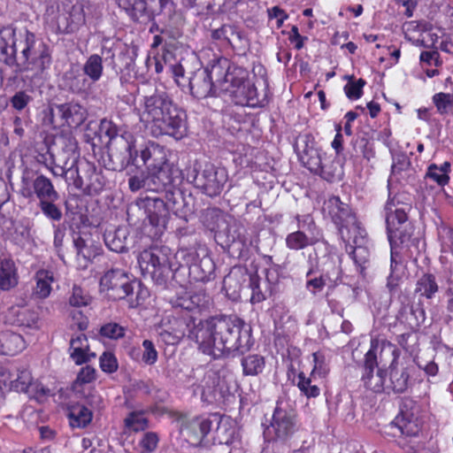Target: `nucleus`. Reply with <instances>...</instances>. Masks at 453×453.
<instances>
[{
  "label": "nucleus",
  "mask_w": 453,
  "mask_h": 453,
  "mask_svg": "<svg viewBox=\"0 0 453 453\" xmlns=\"http://www.w3.org/2000/svg\"><path fill=\"white\" fill-rule=\"evenodd\" d=\"M73 185L78 189H82L86 195H98L104 188V183L102 175L96 172L94 165H88L85 171V180L80 176L77 169V175L74 178Z\"/></svg>",
  "instance_id": "obj_29"
},
{
  "label": "nucleus",
  "mask_w": 453,
  "mask_h": 453,
  "mask_svg": "<svg viewBox=\"0 0 453 453\" xmlns=\"http://www.w3.org/2000/svg\"><path fill=\"white\" fill-rule=\"evenodd\" d=\"M126 328L116 322H110L103 325L99 329L101 336L111 340H118L124 337Z\"/></svg>",
  "instance_id": "obj_51"
},
{
  "label": "nucleus",
  "mask_w": 453,
  "mask_h": 453,
  "mask_svg": "<svg viewBox=\"0 0 453 453\" xmlns=\"http://www.w3.org/2000/svg\"><path fill=\"white\" fill-rule=\"evenodd\" d=\"M25 349V341L19 334L0 332V354L14 356Z\"/></svg>",
  "instance_id": "obj_34"
},
{
  "label": "nucleus",
  "mask_w": 453,
  "mask_h": 453,
  "mask_svg": "<svg viewBox=\"0 0 453 453\" xmlns=\"http://www.w3.org/2000/svg\"><path fill=\"white\" fill-rule=\"evenodd\" d=\"M216 427V432L220 443L229 444L232 442L234 430L227 432L226 424L220 423L218 414H211L208 417H196L191 419L186 426L188 440L193 444H201L205 436Z\"/></svg>",
  "instance_id": "obj_12"
},
{
  "label": "nucleus",
  "mask_w": 453,
  "mask_h": 453,
  "mask_svg": "<svg viewBox=\"0 0 453 453\" xmlns=\"http://www.w3.org/2000/svg\"><path fill=\"white\" fill-rule=\"evenodd\" d=\"M33 188L39 203L45 200L59 199L60 197L52 181L42 174L37 175L33 180Z\"/></svg>",
  "instance_id": "obj_39"
},
{
  "label": "nucleus",
  "mask_w": 453,
  "mask_h": 453,
  "mask_svg": "<svg viewBox=\"0 0 453 453\" xmlns=\"http://www.w3.org/2000/svg\"><path fill=\"white\" fill-rule=\"evenodd\" d=\"M359 235L357 236V238ZM363 238V235H360ZM350 242H347L346 250L349 253L355 264L357 265L360 273L364 274L366 269V264L369 263V250L361 244L355 243L356 246H352ZM358 242V241L357 242Z\"/></svg>",
  "instance_id": "obj_44"
},
{
  "label": "nucleus",
  "mask_w": 453,
  "mask_h": 453,
  "mask_svg": "<svg viewBox=\"0 0 453 453\" xmlns=\"http://www.w3.org/2000/svg\"><path fill=\"white\" fill-rule=\"evenodd\" d=\"M28 30L19 31V34L12 27H4L0 29V59L9 66H14L18 73L19 63L12 62L13 58L18 60L21 54L19 43L27 39Z\"/></svg>",
  "instance_id": "obj_21"
},
{
  "label": "nucleus",
  "mask_w": 453,
  "mask_h": 453,
  "mask_svg": "<svg viewBox=\"0 0 453 453\" xmlns=\"http://www.w3.org/2000/svg\"><path fill=\"white\" fill-rule=\"evenodd\" d=\"M296 411L287 402L279 401L271 423L264 429V438L268 442L288 441L297 430Z\"/></svg>",
  "instance_id": "obj_10"
},
{
  "label": "nucleus",
  "mask_w": 453,
  "mask_h": 453,
  "mask_svg": "<svg viewBox=\"0 0 453 453\" xmlns=\"http://www.w3.org/2000/svg\"><path fill=\"white\" fill-rule=\"evenodd\" d=\"M322 210L337 226L344 242L357 243V236L361 235L364 230L349 204L342 203L338 196H331L325 201Z\"/></svg>",
  "instance_id": "obj_9"
},
{
  "label": "nucleus",
  "mask_w": 453,
  "mask_h": 453,
  "mask_svg": "<svg viewBox=\"0 0 453 453\" xmlns=\"http://www.w3.org/2000/svg\"><path fill=\"white\" fill-rule=\"evenodd\" d=\"M393 423L400 433L406 436H415L419 430L415 421L411 420L410 418H406L404 415L401 417L397 416Z\"/></svg>",
  "instance_id": "obj_49"
},
{
  "label": "nucleus",
  "mask_w": 453,
  "mask_h": 453,
  "mask_svg": "<svg viewBox=\"0 0 453 453\" xmlns=\"http://www.w3.org/2000/svg\"><path fill=\"white\" fill-rule=\"evenodd\" d=\"M117 4L134 21L144 24L151 22L150 32H165L155 22V17L166 8L170 0H117Z\"/></svg>",
  "instance_id": "obj_11"
},
{
  "label": "nucleus",
  "mask_w": 453,
  "mask_h": 453,
  "mask_svg": "<svg viewBox=\"0 0 453 453\" xmlns=\"http://www.w3.org/2000/svg\"><path fill=\"white\" fill-rule=\"evenodd\" d=\"M151 226L165 228L168 216L169 207L165 199L160 196H146L141 200Z\"/></svg>",
  "instance_id": "obj_24"
},
{
  "label": "nucleus",
  "mask_w": 453,
  "mask_h": 453,
  "mask_svg": "<svg viewBox=\"0 0 453 453\" xmlns=\"http://www.w3.org/2000/svg\"><path fill=\"white\" fill-rule=\"evenodd\" d=\"M192 176L194 186L208 196H219L227 181L225 169L218 168L211 164H206L201 170H194Z\"/></svg>",
  "instance_id": "obj_17"
},
{
  "label": "nucleus",
  "mask_w": 453,
  "mask_h": 453,
  "mask_svg": "<svg viewBox=\"0 0 453 453\" xmlns=\"http://www.w3.org/2000/svg\"><path fill=\"white\" fill-rule=\"evenodd\" d=\"M349 80L348 83L344 86V92L349 99H358L363 95V88L365 85V81L363 79L354 80L353 76H346Z\"/></svg>",
  "instance_id": "obj_50"
},
{
  "label": "nucleus",
  "mask_w": 453,
  "mask_h": 453,
  "mask_svg": "<svg viewBox=\"0 0 453 453\" xmlns=\"http://www.w3.org/2000/svg\"><path fill=\"white\" fill-rule=\"evenodd\" d=\"M179 185H173V187H167V188L162 190L165 193V203L169 207V211L179 203V199L182 198V193L178 188Z\"/></svg>",
  "instance_id": "obj_58"
},
{
  "label": "nucleus",
  "mask_w": 453,
  "mask_h": 453,
  "mask_svg": "<svg viewBox=\"0 0 453 453\" xmlns=\"http://www.w3.org/2000/svg\"><path fill=\"white\" fill-rule=\"evenodd\" d=\"M399 317L401 319H404L411 329H418L426 320V311L421 301L419 300L418 303L411 304L410 307L403 306L399 312Z\"/></svg>",
  "instance_id": "obj_36"
},
{
  "label": "nucleus",
  "mask_w": 453,
  "mask_h": 453,
  "mask_svg": "<svg viewBox=\"0 0 453 453\" xmlns=\"http://www.w3.org/2000/svg\"><path fill=\"white\" fill-rule=\"evenodd\" d=\"M134 284L136 282L119 268L107 270L100 279L101 290L113 300L124 299L133 294Z\"/></svg>",
  "instance_id": "obj_18"
},
{
  "label": "nucleus",
  "mask_w": 453,
  "mask_h": 453,
  "mask_svg": "<svg viewBox=\"0 0 453 453\" xmlns=\"http://www.w3.org/2000/svg\"><path fill=\"white\" fill-rule=\"evenodd\" d=\"M128 186L133 192H136L142 188L151 190L150 183H149V172H141L139 174L132 175L128 179Z\"/></svg>",
  "instance_id": "obj_54"
},
{
  "label": "nucleus",
  "mask_w": 453,
  "mask_h": 453,
  "mask_svg": "<svg viewBox=\"0 0 453 453\" xmlns=\"http://www.w3.org/2000/svg\"><path fill=\"white\" fill-rule=\"evenodd\" d=\"M434 104L441 114H447L453 108V95L437 93L433 96Z\"/></svg>",
  "instance_id": "obj_53"
},
{
  "label": "nucleus",
  "mask_w": 453,
  "mask_h": 453,
  "mask_svg": "<svg viewBox=\"0 0 453 453\" xmlns=\"http://www.w3.org/2000/svg\"><path fill=\"white\" fill-rule=\"evenodd\" d=\"M179 185H173V187H167V188L162 190L165 193V203L169 207V211L179 203V199L182 198V193L178 188Z\"/></svg>",
  "instance_id": "obj_59"
},
{
  "label": "nucleus",
  "mask_w": 453,
  "mask_h": 453,
  "mask_svg": "<svg viewBox=\"0 0 453 453\" xmlns=\"http://www.w3.org/2000/svg\"><path fill=\"white\" fill-rule=\"evenodd\" d=\"M36 286L34 294L39 298H46L51 291V282L53 281L52 272L40 270L35 274Z\"/></svg>",
  "instance_id": "obj_45"
},
{
  "label": "nucleus",
  "mask_w": 453,
  "mask_h": 453,
  "mask_svg": "<svg viewBox=\"0 0 453 453\" xmlns=\"http://www.w3.org/2000/svg\"><path fill=\"white\" fill-rule=\"evenodd\" d=\"M193 392H199L202 401L207 403H222L230 394L226 381L214 371L204 372L201 382L193 385Z\"/></svg>",
  "instance_id": "obj_19"
},
{
  "label": "nucleus",
  "mask_w": 453,
  "mask_h": 453,
  "mask_svg": "<svg viewBox=\"0 0 453 453\" xmlns=\"http://www.w3.org/2000/svg\"><path fill=\"white\" fill-rule=\"evenodd\" d=\"M125 428L129 432L144 431L149 426V420L143 411H134L127 414L124 419Z\"/></svg>",
  "instance_id": "obj_46"
},
{
  "label": "nucleus",
  "mask_w": 453,
  "mask_h": 453,
  "mask_svg": "<svg viewBox=\"0 0 453 453\" xmlns=\"http://www.w3.org/2000/svg\"><path fill=\"white\" fill-rule=\"evenodd\" d=\"M252 273L244 266L237 265L231 268L223 280V288L232 299L240 296L242 290L250 283Z\"/></svg>",
  "instance_id": "obj_25"
},
{
  "label": "nucleus",
  "mask_w": 453,
  "mask_h": 453,
  "mask_svg": "<svg viewBox=\"0 0 453 453\" xmlns=\"http://www.w3.org/2000/svg\"><path fill=\"white\" fill-rule=\"evenodd\" d=\"M4 319L12 326L35 328L39 317L36 311L27 306L13 305L7 310Z\"/></svg>",
  "instance_id": "obj_28"
},
{
  "label": "nucleus",
  "mask_w": 453,
  "mask_h": 453,
  "mask_svg": "<svg viewBox=\"0 0 453 453\" xmlns=\"http://www.w3.org/2000/svg\"><path fill=\"white\" fill-rule=\"evenodd\" d=\"M187 337L213 359L244 355L253 345L250 326L236 316L217 315L203 320L194 317Z\"/></svg>",
  "instance_id": "obj_1"
},
{
  "label": "nucleus",
  "mask_w": 453,
  "mask_h": 453,
  "mask_svg": "<svg viewBox=\"0 0 453 453\" xmlns=\"http://www.w3.org/2000/svg\"><path fill=\"white\" fill-rule=\"evenodd\" d=\"M143 353L142 360L147 365H154L157 360V351L150 340L142 342Z\"/></svg>",
  "instance_id": "obj_56"
},
{
  "label": "nucleus",
  "mask_w": 453,
  "mask_h": 453,
  "mask_svg": "<svg viewBox=\"0 0 453 453\" xmlns=\"http://www.w3.org/2000/svg\"><path fill=\"white\" fill-rule=\"evenodd\" d=\"M103 70V59L98 54L89 56L82 67V72L89 78L90 81L94 83L101 79Z\"/></svg>",
  "instance_id": "obj_43"
},
{
  "label": "nucleus",
  "mask_w": 453,
  "mask_h": 453,
  "mask_svg": "<svg viewBox=\"0 0 453 453\" xmlns=\"http://www.w3.org/2000/svg\"><path fill=\"white\" fill-rule=\"evenodd\" d=\"M205 220L206 226L214 232V238L219 245L241 255L244 240L241 234V224L234 217L219 209H209L205 213Z\"/></svg>",
  "instance_id": "obj_7"
},
{
  "label": "nucleus",
  "mask_w": 453,
  "mask_h": 453,
  "mask_svg": "<svg viewBox=\"0 0 453 453\" xmlns=\"http://www.w3.org/2000/svg\"><path fill=\"white\" fill-rule=\"evenodd\" d=\"M319 268L318 273H320L331 282H335L341 278L340 260L332 254H326L320 258Z\"/></svg>",
  "instance_id": "obj_40"
},
{
  "label": "nucleus",
  "mask_w": 453,
  "mask_h": 453,
  "mask_svg": "<svg viewBox=\"0 0 453 453\" xmlns=\"http://www.w3.org/2000/svg\"><path fill=\"white\" fill-rule=\"evenodd\" d=\"M188 87L190 94L197 99L215 96L216 84L211 79L209 67L198 69L193 73L188 79Z\"/></svg>",
  "instance_id": "obj_26"
},
{
  "label": "nucleus",
  "mask_w": 453,
  "mask_h": 453,
  "mask_svg": "<svg viewBox=\"0 0 453 453\" xmlns=\"http://www.w3.org/2000/svg\"><path fill=\"white\" fill-rule=\"evenodd\" d=\"M128 235L129 232L126 226L110 227L104 233V241L110 250L123 253L128 250Z\"/></svg>",
  "instance_id": "obj_30"
},
{
  "label": "nucleus",
  "mask_w": 453,
  "mask_h": 453,
  "mask_svg": "<svg viewBox=\"0 0 453 453\" xmlns=\"http://www.w3.org/2000/svg\"><path fill=\"white\" fill-rule=\"evenodd\" d=\"M46 118L54 126L67 125L70 127H78L86 120L87 110L74 103L55 104L49 109Z\"/></svg>",
  "instance_id": "obj_20"
},
{
  "label": "nucleus",
  "mask_w": 453,
  "mask_h": 453,
  "mask_svg": "<svg viewBox=\"0 0 453 453\" xmlns=\"http://www.w3.org/2000/svg\"><path fill=\"white\" fill-rule=\"evenodd\" d=\"M173 307L187 311L188 314L184 318L186 328L189 320L194 317L200 319L203 311H207L211 305V297L204 292H197L194 294L185 293L171 301Z\"/></svg>",
  "instance_id": "obj_23"
},
{
  "label": "nucleus",
  "mask_w": 453,
  "mask_h": 453,
  "mask_svg": "<svg viewBox=\"0 0 453 453\" xmlns=\"http://www.w3.org/2000/svg\"><path fill=\"white\" fill-rule=\"evenodd\" d=\"M18 283L14 262L10 258H0V289L9 290Z\"/></svg>",
  "instance_id": "obj_41"
},
{
  "label": "nucleus",
  "mask_w": 453,
  "mask_h": 453,
  "mask_svg": "<svg viewBox=\"0 0 453 453\" xmlns=\"http://www.w3.org/2000/svg\"><path fill=\"white\" fill-rule=\"evenodd\" d=\"M100 367L108 373L115 372L118 369L117 358L111 352H104L100 357Z\"/></svg>",
  "instance_id": "obj_62"
},
{
  "label": "nucleus",
  "mask_w": 453,
  "mask_h": 453,
  "mask_svg": "<svg viewBox=\"0 0 453 453\" xmlns=\"http://www.w3.org/2000/svg\"><path fill=\"white\" fill-rule=\"evenodd\" d=\"M177 106L164 88H156L152 94L143 96V109L141 118L149 124Z\"/></svg>",
  "instance_id": "obj_22"
},
{
  "label": "nucleus",
  "mask_w": 453,
  "mask_h": 453,
  "mask_svg": "<svg viewBox=\"0 0 453 453\" xmlns=\"http://www.w3.org/2000/svg\"><path fill=\"white\" fill-rule=\"evenodd\" d=\"M140 165L147 167L151 191L159 193L167 187L180 185L182 182L181 171L169 162L165 148L157 143L140 147L139 165L136 166Z\"/></svg>",
  "instance_id": "obj_5"
},
{
  "label": "nucleus",
  "mask_w": 453,
  "mask_h": 453,
  "mask_svg": "<svg viewBox=\"0 0 453 453\" xmlns=\"http://www.w3.org/2000/svg\"><path fill=\"white\" fill-rule=\"evenodd\" d=\"M356 144L359 147L360 152L363 154L365 158L369 160L371 157H374L372 142H371L369 139L365 136L360 137L357 139Z\"/></svg>",
  "instance_id": "obj_64"
},
{
  "label": "nucleus",
  "mask_w": 453,
  "mask_h": 453,
  "mask_svg": "<svg viewBox=\"0 0 453 453\" xmlns=\"http://www.w3.org/2000/svg\"><path fill=\"white\" fill-rule=\"evenodd\" d=\"M295 148L302 164L311 173L319 174L327 181H333L334 173L326 170L321 154L315 147L314 137L311 134H300L296 138Z\"/></svg>",
  "instance_id": "obj_14"
},
{
  "label": "nucleus",
  "mask_w": 453,
  "mask_h": 453,
  "mask_svg": "<svg viewBox=\"0 0 453 453\" xmlns=\"http://www.w3.org/2000/svg\"><path fill=\"white\" fill-rule=\"evenodd\" d=\"M158 437L156 433L148 432L141 440L140 446L142 453H151L157 446Z\"/></svg>",
  "instance_id": "obj_61"
},
{
  "label": "nucleus",
  "mask_w": 453,
  "mask_h": 453,
  "mask_svg": "<svg viewBox=\"0 0 453 453\" xmlns=\"http://www.w3.org/2000/svg\"><path fill=\"white\" fill-rule=\"evenodd\" d=\"M88 301L89 296L84 293V290L81 287L73 286L69 303L74 307H81L88 305Z\"/></svg>",
  "instance_id": "obj_57"
},
{
  "label": "nucleus",
  "mask_w": 453,
  "mask_h": 453,
  "mask_svg": "<svg viewBox=\"0 0 453 453\" xmlns=\"http://www.w3.org/2000/svg\"><path fill=\"white\" fill-rule=\"evenodd\" d=\"M67 418L72 427L84 428L92 420V410L85 404L74 403L67 408Z\"/></svg>",
  "instance_id": "obj_35"
},
{
  "label": "nucleus",
  "mask_w": 453,
  "mask_h": 453,
  "mask_svg": "<svg viewBox=\"0 0 453 453\" xmlns=\"http://www.w3.org/2000/svg\"><path fill=\"white\" fill-rule=\"evenodd\" d=\"M241 364L242 366V373L245 376H257L265 369V357L258 354H249L243 356Z\"/></svg>",
  "instance_id": "obj_42"
},
{
  "label": "nucleus",
  "mask_w": 453,
  "mask_h": 453,
  "mask_svg": "<svg viewBox=\"0 0 453 453\" xmlns=\"http://www.w3.org/2000/svg\"><path fill=\"white\" fill-rule=\"evenodd\" d=\"M297 379L298 388L308 398L317 397L319 395L320 389L316 385L312 384L311 379L306 378L303 372H300Z\"/></svg>",
  "instance_id": "obj_52"
},
{
  "label": "nucleus",
  "mask_w": 453,
  "mask_h": 453,
  "mask_svg": "<svg viewBox=\"0 0 453 453\" xmlns=\"http://www.w3.org/2000/svg\"><path fill=\"white\" fill-rule=\"evenodd\" d=\"M59 152H70L71 161L78 162L80 153L78 151V144L74 138L65 137L62 139V147Z\"/></svg>",
  "instance_id": "obj_60"
},
{
  "label": "nucleus",
  "mask_w": 453,
  "mask_h": 453,
  "mask_svg": "<svg viewBox=\"0 0 453 453\" xmlns=\"http://www.w3.org/2000/svg\"><path fill=\"white\" fill-rule=\"evenodd\" d=\"M400 350L388 343L379 349L372 343L359 365L361 381L365 388L380 393L390 388L395 394L404 393L410 386L409 368L398 362Z\"/></svg>",
  "instance_id": "obj_3"
},
{
  "label": "nucleus",
  "mask_w": 453,
  "mask_h": 453,
  "mask_svg": "<svg viewBox=\"0 0 453 453\" xmlns=\"http://www.w3.org/2000/svg\"><path fill=\"white\" fill-rule=\"evenodd\" d=\"M58 200H45L38 203V207L42 214L52 221H60L63 218L61 208L57 203Z\"/></svg>",
  "instance_id": "obj_48"
},
{
  "label": "nucleus",
  "mask_w": 453,
  "mask_h": 453,
  "mask_svg": "<svg viewBox=\"0 0 453 453\" xmlns=\"http://www.w3.org/2000/svg\"><path fill=\"white\" fill-rule=\"evenodd\" d=\"M386 211L387 234L391 248L390 274L387 286L392 292L398 286L400 251L406 250L410 256L418 254L421 239L418 234H415L414 226L409 220L404 207L398 208L391 203H387Z\"/></svg>",
  "instance_id": "obj_4"
},
{
  "label": "nucleus",
  "mask_w": 453,
  "mask_h": 453,
  "mask_svg": "<svg viewBox=\"0 0 453 453\" xmlns=\"http://www.w3.org/2000/svg\"><path fill=\"white\" fill-rule=\"evenodd\" d=\"M99 129L109 138L107 149L111 170L120 172L130 165H139L140 148H137L132 133L119 134L117 126L106 119L101 120Z\"/></svg>",
  "instance_id": "obj_6"
},
{
  "label": "nucleus",
  "mask_w": 453,
  "mask_h": 453,
  "mask_svg": "<svg viewBox=\"0 0 453 453\" xmlns=\"http://www.w3.org/2000/svg\"><path fill=\"white\" fill-rule=\"evenodd\" d=\"M18 45L21 54L18 60H12L19 63L18 73L32 71L35 74H40L50 65L51 57L49 47L36 39L33 33H27V39Z\"/></svg>",
  "instance_id": "obj_8"
},
{
  "label": "nucleus",
  "mask_w": 453,
  "mask_h": 453,
  "mask_svg": "<svg viewBox=\"0 0 453 453\" xmlns=\"http://www.w3.org/2000/svg\"><path fill=\"white\" fill-rule=\"evenodd\" d=\"M438 170L439 166H437L435 164H432L428 167L426 177L434 180L440 186H444L448 184L449 180V175L445 173H441Z\"/></svg>",
  "instance_id": "obj_63"
},
{
  "label": "nucleus",
  "mask_w": 453,
  "mask_h": 453,
  "mask_svg": "<svg viewBox=\"0 0 453 453\" xmlns=\"http://www.w3.org/2000/svg\"><path fill=\"white\" fill-rule=\"evenodd\" d=\"M65 81L68 88L75 94L87 92L94 83L82 71L74 68L65 73Z\"/></svg>",
  "instance_id": "obj_37"
},
{
  "label": "nucleus",
  "mask_w": 453,
  "mask_h": 453,
  "mask_svg": "<svg viewBox=\"0 0 453 453\" xmlns=\"http://www.w3.org/2000/svg\"><path fill=\"white\" fill-rule=\"evenodd\" d=\"M33 101V97L26 91L16 92L10 99V104L13 109L22 111Z\"/></svg>",
  "instance_id": "obj_55"
},
{
  "label": "nucleus",
  "mask_w": 453,
  "mask_h": 453,
  "mask_svg": "<svg viewBox=\"0 0 453 453\" xmlns=\"http://www.w3.org/2000/svg\"><path fill=\"white\" fill-rule=\"evenodd\" d=\"M440 287L436 280L435 275L433 273H424L416 281L414 294L418 296V301L421 298L426 300H433L439 293Z\"/></svg>",
  "instance_id": "obj_31"
},
{
  "label": "nucleus",
  "mask_w": 453,
  "mask_h": 453,
  "mask_svg": "<svg viewBox=\"0 0 453 453\" xmlns=\"http://www.w3.org/2000/svg\"><path fill=\"white\" fill-rule=\"evenodd\" d=\"M206 67H209L211 81L218 84L220 89L229 82L230 77H234L236 69L242 68L231 64L229 59L224 57H216Z\"/></svg>",
  "instance_id": "obj_27"
},
{
  "label": "nucleus",
  "mask_w": 453,
  "mask_h": 453,
  "mask_svg": "<svg viewBox=\"0 0 453 453\" xmlns=\"http://www.w3.org/2000/svg\"><path fill=\"white\" fill-rule=\"evenodd\" d=\"M175 258L179 266L173 268L169 250L163 248H151L141 252L139 266L143 275H149L158 286L165 288L170 280L180 286L193 282H208L215 278V264L209 256L198 258L193 250H180Z\"/></svg>",
  "instance_id": "obj_2"
},
{
  "label": "nucleus",
  "mask_w": 453,
  "mask_h": 453,
  "mask_svg": "<svg viewBox=\"0 0 453 453\" xmlns=\"http://www.w3.org/2000/svg\"><path fill=\"white\" fill-rule=\"evenodd\" d=\"M317 239L307 236L303 232L298 230L287 235L286 245L288 249L299 250L313 245Z\"/></svg>",
  "instance_id": "obj_47"
},
{
  "label": "nucleus",
  "mask_w": 453,
  "mask_h": 453,
  "mask_svg": "<svg viewBox=\"0 0 453 453\" xmlns=\"http://www.w3.org/2000/svg\"><path fill=\"white\" fill-rule=\"evenodd\" d=\"M70 357L77 365L88 362L91 357H95V353H88V338L84 334H80L70 341Z\"/></svg>",
  "instance_id": "obj_33"
},
{
  "label": "nucleus",
  "mask_w": 453,
  "mask_h": 453,
  "mask_svg": "<svg viewBox=\"0 0 453 453\" xmlns=\"http://www.w3.org/2000/svg\"><path fill=\"white\" fill-rule=\"evenodd\" d=\"M74 248L78 257L91 262L102 251L101 245L89 237L78 236L73 239Z\"/></svg>",
  "instance_id": "obj_38"
},
{
  "label": "nucleus",
  "mask_w": 453,
  "mask_h": 453,
  "mask_svg": "<svg viewBox=\"0 0 453 453\" xmlns=\"http://www.w3.org/2000/svg\"><path fill=\"white\" fill-rule=\"evenodd\" d=\"M154 137L169 135L176 140L187 134V114L179 106L149 123Z\"/></svg>",
  "instance_id": "obj_15"
},
{
  "label": "nucleus",
  "mask_w": 453,
  "mask_h": 453,
  "mask_svg": "<svg viewBox=\"0 0 453 453\" xmlns=\"http://www.w3.org/2000/svg\"><path fill=\"white\" fill-rule=\"evenodd\" d=\"M0 384L10 389L27 394L30 398L43 402L50 395V390L38 381H34L28 370H17L13 374L8 370L0 372Z\"/></svg>",
  "instance_id": "obj_13"
},
{
  "label": "nucleus",
  "mask_w": 453,
  "mask_h": 453,
  "mask_svg": "<svg viewBox=\"0 0 453 453\" xmlns=\"http://www.w3.org/2000/svg\"><path fill=\"white\" fill-rule=\"evenodd\" d=\"M247 288L251 290L250 301L261 303L272 294V285L269 281V272L266 271V280H263L257 273H252Z\"/></svg>",
  "instance_id": "obj_32"
},
{
  "label": "nucleus",
  "mask_w": 453,
  "mask_h": 453,
  "mask_svg": "<svg viewBox=\"0 0 453 453\" xmlns=\"http://www.w3.org/2000/svg\"><path fill=\"white\" fill-rule=\"evenodd\" d=\"M229 94L232 102L236 105L255 106L257 104V88L249 80V73L245 68L236 69L234 77L221 89Z\"/></svg>",
  "instance_id": "obj_16"
}]
</instances>
